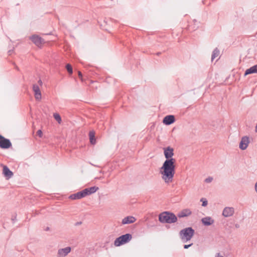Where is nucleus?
<instances>
[{
    "instance_id": "39448f33",
    "label": "nucleus",
    "mask_w": 257,
    "mask_h": 257,
    "mask_svg": "<svg viewBox=\"0 0 257 257\" xmlns=\"http://www.w3.org/2000/svg\"><path fill=\"white\" fill-rule=\"evenodd\" d=\"M164 154L166 158V160H172V161H176L172 157L174 156V149L170 147H167L164 148Z\"/></svg>"
},
{
    "instance_id": "a878e982",
    "label": "nucleus",
    "mask_w": 257,
    "mask_h": 257,
    "mask_svg": "<svg viewBox=\"0 0 257 257\" xmlns=\"http://www.w3.org/2000/svg\"><path fill=\"white\" fill-rule=\"evenodd\" d=\"M37 135L40 137L42 138L43 136L42 131L41 130H39L37 132Z\"/></svg>"
},
{
    "instance_id": "393cba45",
    "label": "nucleus",
    "mask_w": 257,
    "mask_h": 257,
    "mask_svg": "<svg viewBox=\"0 0 257 257\" xmlns=\"http://www.w3.org/2000/svg\"><path fill=\"white\" fill-rule=\"evenodd\" d=\"M212 180H213V178L212 177H208V178L205 179V182H206L207 183H210L211 182H212Z\"/></svg>"
},
{
    "instance_id": "aec40b11",
    "label": "nucleus",
    "mask_w": 257,
    "mask_h": 257,
    "mask_svg": "<svg viewBox=\"0 0 257 257\" xmlns=\"http://www.w3.org/2000/svg\"><path fill=\"white\" fill-rule=\"evenodd\" d=\"M89 137L91 144L95 145L96 144L95 132L94 131H90L89 133Z\"/></svg>"
},
{
    "instance_id": "9b49d317",
    "label": "nucleus",
    "mask_w": 257,
    "mask_h": 257,
    "mask_svg": "<svg viewBox=\"0 0 257 257\" xmlns=\"http://www.w3.org/2000/svg\"><path fill=\"white\" fill-rule=\"evenodd\" d=\"M85 194L84 190H82L80 191L77 192L76 193L72 194L70 195L69 198L72 200L80 199L85 197Z\"/></svg>"
},
{
    "instance_id": "423d86ee",
    "label": "nucleus",
    "mask_w": 257,
    "mask_h": 257,
    "mask_svg": "<svg viewBox=\"0 0 257 257\" xmlns=\"http://www.w3.org/2000/svg\"><path fill=\"white\" fill-rule=\"evenodd\" d=\"M12 145L10 140L3 137L0 140V148L2 149H8L12 147Z\"/></svg>"
},
{
    "instance_id": "a211bd4d",
    "label": "nucleus",
    "mask_w": 257,
    "mask_h": 257,
    "mask_svg": "<svg viewBox=\"0 0 257 257\" xmlns=\"http://www.w3.org/2000/svg\"><path fill=\"white\" fill-rule=\"evenodd\" d=\"M201 222L205 226H209L212 224L214 221L211 217H205L201 219Z\"/></svg>"
},
{
    "instance_id": "20e7f679",
    "label": "nucleus",
    "mask_w": 257,
    "mask_h": 257,
    "mask_svg": "<svg viewBox=\"0 0 257 257\" xmlns=\"http://www.w3.org/2000/svg\"><path fill=\"white\" fill-rule=\"evenodd\" d=\"M132 238V235L130 233H126L116 238L114 242L115 246H119L129 242Z\"/></svg>"
},
{
    "instance_id": "f03ea898",
    "label": "nucleus",
    "mask_w": 257,
    "mask_h": 257,
    "mask_svg": "<svg viewBox=\"0 0 257 257\" xmlns=\"http://www.w3.org/2000/svg\"><path fill=\"white\" fill-rule=\"evenodd\" d=\"M159 220L163 223H173L177 221V217L172 212L164 211L159 214Z\"/></svg>"
},
{
    "instance_id": "dca6fc26",
    "label": "nucleus",
    "mask_w": 257,
    "mask_h": 257,
    "mask_svg": "<svg viewBox=\"0 0 257 257\" xmlns=\"http://www.w3.org/2000/svg\"><path fill=\"white\" fill-rule=\"evenodd\" d=\"M99 189V188L96 186H93L89 188H87L83 189L85 196L89 195L96 192Z\"/></svg>"
},
{
    "instance_id": "c9c22d12",
    "label": "nucleus",
    "mask_w": 257,
    "mask_h": 257,
    "mask_svg": "<svg viewBox=\"0 0 257 257\" xmlns=\"http://www.w3.org/2000/svg\"><path fill=\"white\" fill-rule=\"evenodd\" d=\"M49 230V227H47L46 228V229H45V230H46V231H48V230Z\"/></svg>"
},
{
    "instance_id": "b1692460",
    "label": "nucleus",
    "mask_w": 257,
    "mask_h": 257,
    "mask_svg": "<svg viewBox=\"0 0 257 257\" xmlns=\"http://www.w3.org/2000/svg\"><path fill=\"white\" fill-rule=\"evenodd\" d=\"M200 201L202 202V206L205 207V206H206L207 205L208 201L206 200V199L204 198H202L200 199Z\"/></svg>"
},
{
    "instance_id": "f257e3e1",
    "label": "nucleus",
    "mask_w": 257,
    "mask_h": 257,
    "mask_svg": "<svg viewBox=\"0 0 257 257\" xmlns=\"http://www.w3.org/2000/svg\"><path fill=\"white\" fill-rule=\"evenodd\" d=\"M176 161L172 160H165L160 168V173L162 174V179L165 183H169L172 182L175 173Z\"/></svg>"
},
{
    "instance_id": "c85d7f7f",
    "label": "nucleus",
    "mask_w": 257,
    "mask_h": 257,
    "mask_svg": "<svg viewBox=\"0 0 257 257\" xmlns=\"http://www.w3.org/2000/svg\"><path fill=\"white\" fill-rule=\"evenodd\" d=\"M78 76H79V77L81 79L82 78V73L80 72V71H78Z\"/></svg>"
},
{
    "instance_id": "cd10ccee",
    "label": "nucleus",
    "mask_w": 257,
    "mask_h": 257,
    "mask_svg": "<svg viewBox=\"0 0 257 257\" xmlns=\"http://www.w3.org/2000/svg\"><path fill=\"white\" fill-rule=\"evenodd\" d=\"M193 244V243H191V244H185L184 245V248L185 249H187L189 247H190L191 246H192Z\"/></svg>"
},
{
    "instance_id": "0eeeda50",
    "label": "nucleus",
    "mask_w": 257,
    "mask_h": 257,
    "mask_svg": "<svg viewBox=\"0 0 257 257\" xmlns=\"http://www.w3.org/2000/svg\"><path fill=\"white\" fill-rule=\"evenodd\" d=\"M30 39L33 42V43L39 47H40L44 42L43 39L37 35H32L30 37Z\"/></svg>"
},
{
    "instance_id": "412c9836",
    "label": "nucleus",
    "mask_w": 257,
    "mask_h": 257,
    "mask_svg": "<svg viewBox=\"0 0 257 257\" xmlns=\"http://www.w3.org/2000/svg\"><path fill=\"white\" fill-rule=\"evenodd\" d=\"M220 53V51L217 48L214 49L211 55V60L213 61Z\"/></svg>"
},
{
    "instance_id": "5701e85b",
    "label": "nucleus",
    "mask_w": 257,
    "mask_h": 257,
    "mask_svg": "<svg viewBox=\"0 0 257 257\" xmlns=\"http://www.w3.org/2000/svg\"><path fill=\"white\" fill-rule=\"evenodd\" d=\"M53 116L56 120H57L59 123H60V122L61 121V117L58 113H54Z\"/></svg>"
},
{
    "instance_id": "1a4fd4ad",
    "label": "nucleus",
    "mask_w": 257,
    "mask_h": 257,
    "mask_svg": "<svg viewBox=\"0 0 257 257\" xmlns=\"http://www.w3.org/2000/svg\"><path fill=\"white\" fill-rule=\"evenodd\" d=\"M71 247L67 246L63 248L59 249L58 250L57 257H65L70 252Z\"/></svg>"
},
{
    "instance_id": "7ed1b4c3",
    "label": "nucleus",
    "mask_w": 257,
    "mask_h": 257,
    "mask_svg": "<svg viewBox=\"0 0 257 257\" xmlns=\"http://www.w3.org/2000/svg\"><path fill=\"white\" fill-rule=\"evenodd\" d=\"M194 233V229L191 227H188L180 230L179 235L182 240L185 242L191 240Z\"/></svg>"
},
{
    "instance_id": "9d476101",
    "label": "nucleus",
    "mask_w": 257,
    "mask_h": 257,
    "mask_svg": "<svg viewBox=\"0 0 257 257\" xmlns=\"http://www.w3.org/2000/svg\"><path fill=\"white\" fill-rule=\"evenodd\" d=\"M175 121V117L173 115H168L165 116L163 119V123L167 125H169Z\"/></svg>"
},
{
    "instance_id": "f8f14e48",
    "label": "nucleus",
    "mask_w": 257,
    "mask_h": 257,
    "mask_svg": "<svg viewBox=\"0 0 257 257\" xmlns=\"http://www.w3.org/2000/svg\"><path fill=\"white\" fill-rule=\"evenodd\" d=\"M33 90L34 92V95L35 99L37 100H40L41 99L42 95L40 88L38 85L37 84H33Z\"/></svg>"
},
{
    "instance_id": "6e6552de",
    "label": "nucleus",
    "mask_w": 257,
    "mask_h": 257,
    "mask_svg": "<svg viewBox=\"0 0 257 257\" xmlns=\"http://www.w3.org/2000/svg\"><path fill=\"white\" fill-rule=\"evenodd\" d=\"M249 143V137L247 136L242 137L239 143V149H241V150H245L247 148Z\"/></svg>"
},
{
    "instance_id": "4468645a",
    "label": "nucleus",
    "mask_w": 257,
    "mask_h": 257,
    "mask_svg": "<svg viewBox=\"0 0 257 257\" xmlns=\"http://www.w3.org/2000/svg\"><path fill=\"white\" fill-rule=\"evenodd\" d=\"M192 214L191 211L189 209H184L180 211L177 214V216L179 218H183L187 217Z\"/></svg>"
},
{
    "instance_id": "f3484780",
    "label": "nucleus",
    "mask_w": 257,
    "mask_h": 257,
    "mask_svg": "<svg viewBox=\"0 0 257 257\" xmlns=\"http://www.w3.org/2000/svg\"><path fill=\"white\" fill-rule=\"evenodd\" d=\"M136 219L132 216H128L124 217L122 220L121 223L122 224H127L133 223L135 222Z\"/></svg>"
},
{
    "instance_id": "bb28decb",
    "label": "nucleus",
    "mask_w": 257,
    "mask_h": 257,
    "mask_svg": "<svg viewBox=\"0 0 257 257\" xmlns=\"http://www.w3.org/2000/svg\"><path fill=\"white\" fill-rule=\"evenodd\" d=\"M16 219H17V214H15L13 215L12 216V220L13 223H15Z\"/></svg>"
},
{
    "instance_id": "7c9ffc66",
    "label": "nucleus",
    "mask_w": 257,
    "mask_h": 257,
    "mask_svg": "<svg viewBox=\"0 0 257 257\" xmlns=\"http://www.w3.org/2000/svg\"><path fill=\"white\" fill-rule=\"evenodd\" d=\"M38 83L39 85H42L43 84V82L41 79L38 80Z\"/></svg>"
},
{
    "instance_id": "72a5a7b5",
    "label": "nucleus",
    "mask_w": 257,
    "mask_h": 257,
    "mask_svg": "<svg viewBox=\"0 0 257 257\" xmlns=\"http://www.w3.org/2000/svg\"><path fill=\"white\" fill-rule=\"evenodd\" d=\"M13 50H9L8 53H9V55H11L12 54V53L13 52Z\"/></svg>"
},
{
    "instance_id": "473e14b6",
    "label": "nucleus",
    "mask_w": 257,
    "mask_h": 257,
    "mask_svg": "<svg viewBox=\"0 0 257 257\" xmlns=\"http://www.w3.org/2000/svg\"><path fill=\"white\" fill-rule=\"evenodd\" d=\"M235 226L236 228H239V225L238 224H235Z\"/></svg>"
},
{
    "instance_id": "c756f323",
    "label": "nucleus",
    "mask_w": 257,
    "mask_h": 257,
    "mask_svg": "<svg viewBox=\"0 0 257 257\" xmlns=\"http://www.w3.org/2000/svg\"><path fill=\"white\" fill-rule=\"evenodd\" d=\"M215 257H223L222 255H220V253H217L215 255Z\"/></svg>"
},
{
    "instance_id": "4be33fe9",
    "label": "nucleus",
    "mask_w": 257,
    "mask_h": 257,
    "mask_svg": "<svg viewBox=\"0 0 257 257\" xmlns=\"http://www.w3.org/2000/svg\"><path fill=\"white\" fill-rule=\"evenodd\" d=\"M66 68L69 74H72L73 73V69L71 64H67L66 65Z\"/></svg>"
},
{
    "instance_id": "2eb2a0df",
    "label": "nucleus",
    "mask_w": 257,
    "mask_h": 257,
    "mask_svg": "<svg viewBox=\"0 0 257 257\" xmlns=\"http://www.w3.org/2000/svg\"><path fill=\"white\" fill-rule=\"evenodd\" d=\"M3 173L5 177L7 179H10L13 175V172L6 165H3Z\"/></svg>"
},
{
    "instance_id": "2f4dec72",
    "label": "nucleus",
    "mask_w": 257,
    "mask_h": 257,
    "mask_svg": "<svg viewBox=\"0 0 257 257\" xmlns=\"http://www.w3.org/2000/svg\"><path fill=\"white\" fill-rule=\"evenodd\" d=\"M82 223L81 222H77L76 223H75V225H79L80 224H81Z\"/></svg>"
},
{
    "instance_id": "4c0bfd02",
    "label": "nucleus",
    "mask_w": 257,
    "mask_h": 257,
    "mask_svg": "<svg viewBox=\"0 0 257 257\" xmlns=\"http://www.w3.org/2000/svg\"><path fill=\"white\" fill-rule=\"evenodd\" d=\"M3 137V136H2L1 135H0V140Z\"/></svg>"
},
{
    "instance_id": "e433bc0d",
    "label": "nucleus",
    "mask_w": 257,
    "mask_h": 257,
    "mask_svg": "<svg viewBox=\"0 0 257 257\" xmlns=\"http://www.w3.org/2000/svg\"><path fill=\"white\" fill-rule=\"evenodd\" d=\"M161 54V52H158V53H157V55H160Z\"/></svg>"
},
{
    "instance_id": "f704fd0d",
    "label": "nucleus",
    "mask_w": 257,
    "mask_h": 257,
    "mask_svg": "<svg viewBox=\"0 0 257 257\" xmlns=\"http://www.w3.org/2000/svg\"><path fill=\"white\" fill-rule=\"evenodd\" d=\"M255 132L257 133V123H256V126H255Z\"/></svg>"
},
{
    "instance_id": "ddd939ff",
    "label": "nucleus",
    "mask_w": 257,
    "mask_h": 257,
    "mask_svg": "<svg viewBox=\"0 0 257 257\" xmlns=\"http://www.w3.org/2000/svg\"><path fill=\"white\" fill-rule=\"evenodd\" d=\"M234 212V209L233 207H226L224 208L222 212V215L225 217H228L233 215Z\"/></svg>"
},
{
    "instance_id": "6ab92c4d",
    "label": "nucleus",
    "mask_w": 257,
    "mask_h": 257,
    "mask_svg": "<svg viewBox=\"0 0 257 257\" xmlns=\"http://www.w3.org/2000/svg\"><path fill=\"white\" fill-rule=\"evenodd\" d=\"M253 73H257V64L246 69L244 72V76H245L248 74Z\"/></svg>"
}]
</instances>
